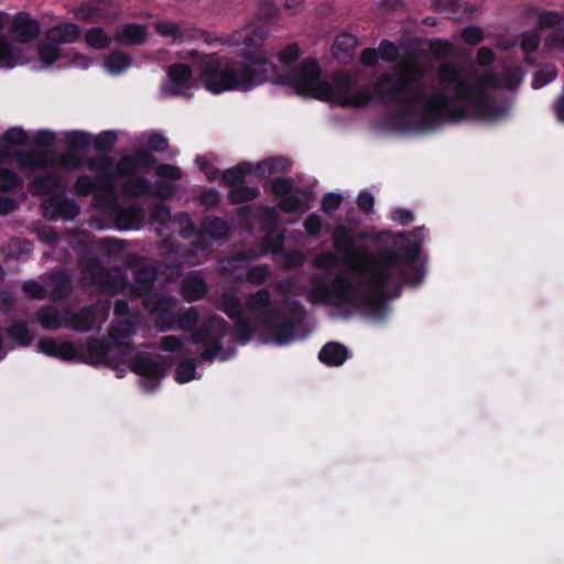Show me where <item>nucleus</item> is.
Masks as SVG:
<instances>
[{"instance_id":"obj_60","label":"nucleus","mask_w":564,"mask_h":564,"mask_svg":"<svg viewBox=\"0 0 564 564\" xmlns=\"http://www.w3.org/2000/svg\"><path fill=\"white\" fill-rule=\"evenodd\" d=\"M393 219L401 225H408L412 221L413 216L410 212L405 209H398L393 213Z\"/></svg>"},{"instance_id":"obj_51","label":"nucleus","mask_w":564,"mask_h":564,"mask_svg":"<svg viewBox=\"0 0 564 564\" xmlns=\"http://www.w3.org/2000/svg\"><path fill=\"white\" fill-rule=\"evenodd\" d=\"M341 204V197L337 194H328L323 199V209L330 213L337 209Z\"/></svg>"},{"instance_id":"obj_11","label":"nucleus","mask_w":564,"mask_h":564,"mask_svg":"<svg viewBox=\"0 0 564 564\" xmlns=\"http://www.w3.org/2000/svg\"><path fill=\"white\" fill-rule=\"evenodd\" d=\"M195 86L193 69L184 63H174L166 69V82L163 91L167 95H184Z\"/></svg>"},{"instance_id":"obj_24","label":"nucleus","mask_w":564,"mask_h":564,"mask_svg":"<svg viewBox=\"0 0 564 564\" xmlns=\"http://www.w3.org/2000/svg\"><path fill=\"white\" fill-rule=\"evenodd\" d=\"M330 296L336 300L338 304L355 303V291L349 282L343 278H337L330 288Z\"/></svg>"},{"instance_id":"obj_57","label":"nucleus","mask_w":564,"mask_h":564,"mask_svg":"<svg viewBox=\"0 0 564 564\" xmlns=\"http://www.w3.org/2000/svg\"><path fill=\"white\" fill-rule=\"evenodd\" d=\"M495 54L488 47H481L477 53V61L480 65H489L494 62Z\"/></svg>"},{"instance_id":"obj_42","label":"nucleus","mask_w":564,"mask_h":564,"mask_svg":"<svg viewBox=\"0 0 564 564\" xmlns=\"http://www.w3.org/2000/svg\"><path fill=\"white\" fill-rule=\"evenodd\" d=\"M337 263H338V258L332 252L323 253L314 260L315 267H317L319 269H325V270H328V269L335 267Z\"/></svg>"},{"instance_id":"obj_20","label":"nucleus","mask_w":564,"mask_h":564,"mask_svg":"<svg viewBox=\"0 0 564 564\" xmlns=\"http://www.w3.org/2000/svg\"><path fill=\"white\" fill-rule=\"evenodd\" d=\"M113 37L101 26H93L85 31L84 41L86 45L96 51H104L110 47Z\"/></svg>"},{"instance_id":"obj_28","label":"nucleus","mask_w":564,"mask_h":564,"mask_svg":"<svg viewBox=\"0 0 564 564\" xmlns=\"http://www.w3.org/2000/svg\"><path fill=\"white\" fill-rule=\"evenodd\" d=\"M544 48L550 52L564 51V26L550 31L544 40Z\"/></svg>"},{"instance_id":"obj_7","label":"nucleus","mask_w":564,"mask_h":564,"mask_svg":"<svg viewBox=\"0 0 564 564\" xmlns=\"http://www.w3.org/2000/svg\"><path fill=\"white\" fill-rule=\"evenodd\" d=\"M156 33L167 39L171 44H182L189 41L204 39L205 42L212 43L209 35L198 29L185 26L172 20H158L153 23Z\"/></svg>"},{"instance_id":"obj_39","label":"nucleus","mask_w":564,"mask_h":564,"mask_svg":"<svg viewBox=\"0 0 564 564\" xmlns=\"http://www.w3.org/2000/svg\"><path fill=\"white\" fill-rule=\"evenodd\" d=\"M19 162L24 167L34 169L41 166L44 163V158L37 152H29L22 154L19 158Z\"/></svg>"},{"instance_id":"obj_29","label":"nucleus","mask_w":564,"mask_h":564,"mask_svg":"<svg viewBox=\"0 0 564 564\" xmlns=\"http://www.w3.org/2000/svg\"><path fill=\"white\" fill-rule=\"evenodd\" d=\"M257 17L261 21H274L279 17V8L271 0H261L257 4Z\"/></svg>"},{"instance_id":"obj_23","label":"nucleus","mask_w":564,"mask_h":564,"mask_svg":"<svg viewBox=\"0 0 564 564\" xmlns=\"http://www.w3.org/2000/svg\"><path fill=\"white\" fill-rule=\"evenodd\" d=\"M319 359L329 366H339L347 359V349L338 343H328L322 348Z\"/></svg>"},{"instance_id":"obj_64","label":"nucleus","mask_w":564,"mask_h":564,"mask_svg":"<svg viewBox=\"0 0 564 564\" xmlns=\"http://www.w3.org/2000/svg\"><path fill=\"white\" fill-rule=\"evenodd\" d=\"M560 14L556 12H545L541 15L540 23L543 25H552L560 22Z\"/></svg>"},{"instance_id":"obj_27","label":"nucleus","mask_w":564,"mask_h":564,"mask_svg":"<svg viewBox=\"0 0 564 564\" xmlns=\"http://www.w3.org/2000/svg\"><path fill=\"white\" fill-rule=\"evenodd\" d=\"M259 195V191L254 187L246 186L241 184L231 188L229 192V198L232 203L239 204L254 199Z\"/></svg>"},{"instance_id":"obj_37","label":"nucleus","mask_w":564,"mask_h":564,"mask_svg":"<svg viewBox=\"0 0 564 564\" xmlns=\"http://www.w3.org/2000/svg\"><path fill=\"white\" fill-rule=\"evenodd\" d=\"M195 377V366L193 362L185 361L178 365L176 369V380L181 383L187 382Z\"/></svg>"},{"instance_id":"obj_36","label":"nucleus","mask_w":564,"mask_h":564,"mask_svg":"<svg viewBox=\"0 0 564 564\" xmlns=\"http://www.w3.org/2000/svg\"><path fill=\"white\" fill-rule=\"evenodd\" d=\"M57 187H59L58 181L53 176H48L45 181H43V180L35 181L33 184L32 191L35 194L42 195V194H50V193L54 192Z\"/></svg>"},{"instance_id":"obj_26","label":"nucleus","mask_w":564,"mask_h":564,"mask_svg":"<svg viewBox=\"0 0 564 564\" xmlns=\"http://www.w3.org/2000/svg\"><path fill=\"white\" fill-rule=\"evenodd\" d=\"M133 369L137 373L142 376L152 378H161L163 376V370L160 365L148 358L139 359L134 364Z\"/></svg>"},{"instance_id":"obj_50","label":"nucleus","mask_w":564,"mask_h":564,"mask_svg":"<svg viewBox=\"0 0 564 564\" xmlns=\"http://www.w3.org/2000/svg\"><path fill=\"white\" fill-rule=\"evenodd\" d=\"M432 3L441 12H455L458 9V0H433Z\"/></svg>"},{"instance_id":"obj_34","label":"nucleus","mask_w":564,"mask_h":564,"mask_svg":"<svg viewBox=\"0 0 564 564\" xmlns=\"http://www.w3.org/2000/svg\"><path fill=\"white\" fill-rule=\"evenodd\" d=\"M540 44V35L535 31H528L521 35L520 45L525 54L534 52Z\"/></svg>"},{"instance_id":"obj_10","label":"nucleus","mask_w":564,"mask_h":564,"mask_svg":"<svg viewBox=\"0 0 564 564\" xmlns=\"http://www.w3.org/2000/svg\"><path fill=\"white\" fill-rule=\"evenodd\" d=\"M175 304L173 299L158 294L149 295L144 300V305L160 330H166L175 324Z\"/></svg>"},{"instance_id":"obj_47","label":"nucleus","mask_w":564,"mask_h":564,"mask_svg":"<svg viewBox=\"0 0 564 564\" xmlns=\"http://www.w3.org/2000/svg\"><path fill=\"white\" fill-rule=\"evenodd\" d=\"M463 37L467 43L475 45L482 40V31L476 26L466 28Z\"/></svg>"},{"instance_id":"obj_44","label":"nucleus","mask_w":564,"mask_h":564,"mask_svg":"<svg viewBox=\"0 0 564 564\" xmlns=\"http://www.w3.org/2000/svg\"><path fill=\"white\" fill-rule=\"evenodd\" d=\"M18 184V178L14 173L7 170H0V189L9 191Z\"/></svg>"},{"instance_id":"obj_55","label":"nucleus","mask_w":564,"mask_h":564,"mask_svg":"<svg viewBox=\"0 0 564 564\" xmlns=\"http://www.w3.org/2000/svg\"><path fill=\"white\" fill-rule=\"evenodd\" d=\"M267 276L268 269L265 267H257L248 273V280L254 283H262Z\"/></svg>"},{"instance_id":"obj_22","label":"nucleus","mask_w":564,"mask_h":564,"mask_svg":"<svg viewBox=\"0 0 564 564\" xmlns=\"http://www.w3.org/2000/svg\"><path fill=\"white\" fill-rule=\"evenodd\" d=\"M131 64V56L121 51H112L104 61V67L112 75L121 74L128 69Z\"/></svg>"},{"instance_id":"obj_14","label":"nucleus","mask_w":564,"mask_h":564,"mask_svg":"<svg viewBox=\"0 0 564 564\" xmlns=\"http://www.w3.org/2000/svg\"><path fill=\"white\" fill-rule=\"evenodd\" d=\"M9 23V13L0 11V65L12 67L19 61L20 53L7 35L10 28Z\"/></svg>"},{"instance_id":"obj_19","label":"nucleus","mask_w":564,"mask_h":564,"mask_svg":"<svg viewBox=\"0 0 564 564\" xmlns=\"http://www.w3.org/2000/svg\"><path fill=\"white\" fill-rule=\"evenodd\" d=\"M223 308L230 318H238L237 332L245 340L247 323L242 317L243 307L240 303V300L232 293H225L223 300Z\"/></svg>"},{"instance_id":"obj_12","label":"nucleus","mask_w":564,"mask_h":564,"mask_svg":"<svg viewBox=\"0 0 564 564\" xmlns=\"http://www.w3.org/2000/svg\"><path fill=\"white\" fill-rule=\"evenodd\" d=\"M209 56H214L216 57L217 59V67L216 69L213 72V76L212 77H219L220 75H223L225 73V70H227L229 67H239L240 64L232 61V59H228L225 64L221 63V59L220 57L215 54V53H212V54H204V53H200L198 52L197 50H187V51H181L177 53V57L178 59L181 61H189V59H197L199 63H198V80L202 83V85L210 90L212 93H215V94H219V93H223L224 90H215V89H212L209 87V80L204 78V73H205V69L207 67V62H208V58Z\"/></svg>"},{"instance_id":"obj_43","label":"nucleus","mask_w":564,"mask_h":564,"mask_svg":"<svg viewBox=\"0 0 564 564\" xmlns=\"http://www.w3.org/2000/svg\"><path fill=\"white\" fill-rule=\"evenodd\" d=\"M379 56L388 62H391L398 56V48L390 42H382L378 50Z\"/></svg>"},{"instance_id":"obj_38","label":"nucleus","mask_w":564,"mask_h":564,"mask_svg":"<svg viewBox=\"0 0 564 564\" xmlns=\"http://www.w3.org/2000/svg\"><path fill=\"white\" fill-rule=\"evenodd\" d=\"M198 319V314L195 308H188L178 317V327L184 330L192 329Z\"/></svg>"},{"instance_id":"obj_49","label":"nucleus","mask_w":564,"mask_h":564,"mask_svg":"<svg viewBox=\"0 0 564 564\" xmlns=\"http://www.w3.org/2000/svg\"><path fill=\"white\" fill-rule=\"evenodd\" d=\"M304 227L308 235H317L322 227L321 218L317 215H310L304 221Z\"/></svg>"},{"instance_id":"obj_31","label":"nucleus","mask_w":564,"mask_h":564,"mask_svg":"<svg viewBox=\"0 0 564 564\" xmlns=\"http://www.w3.org/2000/svg\"><path fill=\"white\" fill-rule=\"evenodd\" d=\"M39 321L43 327L56 329L61 326L59 315L53 307L43 308L37 314Z\"/></svg>"},{"instance_id":"obj_16","label":"nucleus","mask_w":564,"mask_h":564,"mask_svg":"<svg viewBox=\"0 0 564 564\" xmlns=\"http://www.w3.org/2000/svg\"><path fill=\"white\" fill-rule=\"evenodd\" d=\"M113 278H121L120 272L116 271ZM104 279V269L100 268L97 263H93L88 268L83 269L82 280L85 284H100L105 291L113 293L124 288L126 283L123 279L116 281L113 284H109L108 282L105 283Z\"/></svg>"},{"instance_id":"obj_53","label":"nucleus","mask_w":564,"mask_h":564,"mask_svg":"<svg viewBox=\"0 0 564 564\" xmlns=\"http://www.w3.org/2000/svg\"><path fill=\"white\" fill-rule=\"evenodd\" d=\"M156 276V271L152 267H144L137 273V281L142 284H148Z\"/></svg>"},{"instance_id":"obj_58","label":"nucleus","mask_w":564,"mask_h":564,"mask_svg":"<svg viewBox=\"0 0 564 564\" xmlns=\"http://www.w3.org/2000/svg\"><path fill=\"white\" fill-rule=\"evenodd\" d=\"M110 167L109 158L106 155H101L97 159H94L89 162V169L94 171H106Z\"/></svg>"},{"instance_id":"obj_6","label":"nucleus","mask_w":564,"mask_h":564,"mask_svg":"<svg viewBox=\"0 0 564 564\" xmlns=\"http://www.w3.org/2000/svg\"><path fill=\"white\" fill-rule=\"evenodd\" d=\"M134 332V324L131 318L119 319L112 325L109 332V343L107 345L93 340L88 344L90 350H98L104 356H108L113 350H120L123 356L130 351L127 341Z\"/></svg>"},{"instance_id":"obj_56","label":"nucleus","mask_w":564,"mask_h":564,"mask_svg":"<svg viewBox=\"0 0 564 564\" xmlns=\"http://www.w3.org/2000/svg\"><path fill=\"white\" fill-rule=\"evenodd\" d=\"M379 57L378 51L373 48H366L361 52L360 61L365 66H372Z\"/></svg>"},{"instance_id":"obj_40","label":"nucleus","mask_w":564,"mask_h":564,"mask_svg":"<svg viewBox=\"0 0 564 564\" xmlns=\"http://www.w3.org/2000/svg\"><path fill=\"white\" fill-rule=\"evenodd\" d=\"M23 290L33 299H44L46 296V289L36 281H26L23 284Z\"/></svg>"},{"instance_id":"obj_52","label":"nucleus","mask_w":564,"mask_h":564,"mask_svg":"<svg viewBox=\"0 0 564 564\" xmlns=\"http://www.w3.org/2000/svg\"><path fill=\"white\" fill-rule=\"evenodd\" d=\"M357 204L361 210L370 213L373 209L375 198L370 193L364 192L358 196Z\"/></svg>"},{"instance_id":"obj_35","label":"nucleus","mask_w":564,"mask_h":564,"mask_svg":"<svg viewBox=\"0 0 564 564\" xmlns=\"http://www.w3.org/2000/svg\"><path fill=\"white\" fill-rule=\"evenodd\" d=\"M245 172L240 167L230 169L224 172L223 181L227 186L231 188H236V186H240L243 184Z\"/></svg>"},{"instance_id":"obj_18","label":"nucleus","mask_w":564,"mask_h":564,"mask_svg":"<svg viewBox=\"0 0 564 564\" xmlns=\"http://www.w3.org/2000/svg\"><path fill=\"white\" fill-rule=\"evenodd\" d=\"M357 39L348 33L339 34L333 44L332 51L336 59L341 63H348L352 59L357 47Z\"/></svg>"},{"instance_id":"obj_1","label":"nucleus","mask_w":564,"mask_h":564,"mask_svg":"<svg viewBox=\"0 0 564 564\" xmlns=\"http://www.w3.org/2000/svg\"><path fill=\"white\" fill-rule=\"evenodd\" d=\"M265 40V32L253 24H246L217 39L221 45L237 48L242 63L239 67H229L219 77H212L218 64L216 57H207L203 76L209 80V87L215 90H248L254 85L272 82L291 86L301 96L339 106L361 107L370 100L369 93L356 88L347 77L336 78L332 84L323 80L314 58H306L296 69H292L302 55L299 44L289 43L274 52Z\"/></svg>"},{"instance_id":"obj_2","label":"nucleus","mask_w":564,"mask_h":564,"mask_svg":"<svg viewBox=\"0 0 564 564\" xmlns=\"http://www.w3.org/2000/svg\"><path fill=\"white\" fill-rule=\"evenodd\" d=\"M438 85L447 93L437 91L424 106V120L427 124L444 120H459L465 117L458 100L475 107L489 104V91L499 87L492 70H480L475 66H462L453 62L442 63L436 73Z\"/></svg>"},{"instance_id":"obj_21","label":"nucleus","mask_w":564,"mask_h":564,"mask_svg":"<svg viewBox=\"0 0 564 564\" xmlns=\"http://www.w3.org/2000/svg\"><path fill=\"white\" fill-rule=\"evenodd\" d=\"M207 285L204 279L196 272L188 274L182 286L183 296L187 301H196L205 295Z\"/></svg>"},{"instance_id":"obj_9","label":"nucleus","mask_w":564,"mask_h":564,"mask_svg":"<svg viewBox=\"0 0 564 564\" xmlns=\"http://www.w3.org/2000/svg\"><path fill=\"white\" fill-rule=\"evenodd\" d=\"M246 311L253 317V322L252 325L247 324L245 340L260 325H267L270 322L273 315V310L270 306V293L267 290H259L251 294L246 302Z\"/></svg>"},{"instance_id":"obj_41","label":"nucleus","mask_w":564,"mask_h":564,"mask_svg":"<svg viewBox=\"0 0 564 564\" xmlns=\"http://www.w3.org/2000/svg\"><path fill=\"white\" fill-rule=\"evenodd\" d=\"M53 285L57 286L52 288L53 297H62L68 290V281L61 274H55L52 276L51 286Z\"/></svg>"},{"instance_id":"obj_54","label":"nucleus","mask_w":564,"mask_h":564,"mask_svg":"<svg viewBox=\"0 0 564 564\" xmlns=\"http://www.w3.org/2000/svg\"><path fill=\"white\" fill-rule=\"evenodd\" d=\"M280 206L288 213L295 212L300 209L301 200L296 196H286L281 199Z\"/></svg>"},{"instance_id":"obj_61","label":"nucleus","mask_w":564,"mask_h":564,"mask_svg":"<svg viewBox=\"0 0 564 564\" xmlns=\"http://www.w3.org/2000/svg\"><path fill=\"white\" fill-rule=\"evenodd\" d=\"M209 226L210 227H215L216 231H213L212 228H207V230L210 232L212 236L214 237H220L223 236L225 232H226V225L223 220L220 219H214V220H210L209 223Z\"/></svg>"},{"instance_id":"obj_3","label":"nucleus","mask_w":564,"mask_h":564,"mask_svg":"<svg viewBox=\"0 0 564 564\" xmlns=\"http://www.w3.org/2000/svg\"><path fill=\"white\" fill-rule=\"evenodd\" d=\"M335 248L343 254L345 263L354 271L365 275L373 290H381L393 274L399 257L392 251L370 256L364 248H352L351 237L346 229L337 228Z\"/></svg>"},{"instance_id":"obj_32","label":"nucleus","mask_w":564,"mask_h":564,"mask_svg":"<svg viewBox=\"0 0 564 564\" xmlns=\"http://www.w3.org/2000/svg\"><path fill=\"white\" fill-rule=\"evenodd\" d=\"M9 336L15 340L19 345L25 346L32 340V336L28 327L23 324H14L9 330Z\"/></svg>"},{"instance_id":"obj_25","label":"nucleus","mask_w":564,"mask_h":564,"mask_svg":"<svg viewBox=\"0 0 564 564\" xmlns=\"http://www.w3.org/2000/svg\"><path fill=\"white\" fill-rule=\"evenodd\" d=\"M40 348L47 355L62 356L64 358H69L74 355V347L70 344L58 345L53 339L41 340Z\"/></svg>"},{"instance_id":"obj_13","label":"nucleus","mask_w":564,"mask_h":564,"mask_svg":"<svg viewBox=\"0 0 564 564\" xmlns=\"http://www.w3.org/2000/svg\"><path fill=\"white\" fill-rule=\"evenodd\" d=\"M110 310V302H99L90 308L82 311L75 321V327L79 330L88 332L99 329L107 319Z\"/></svg>"},{"instance_id":"obj_45","label":"nucleus","mask_w":564,"mask_h":564,"mask_svg":"<svg viewBox=\"0 0 564 564\" xmlns=\"http://www.w3.org/2000/svg\"><path fill=\"white\" fill-rule=\"evenodd\" d=\"M156 174L171 180H180L182 177V171L177 166L169 164L160 165L156 170Z\"/></svg>"},{"instance_id":"obj_15","label":"nucleus","mask_w":564,"mask_h":564,"mask_svg":"<svg viewBox=\"0 0 564 564\" xmlns=\"http://www.w3.org/2000/svg\"><path fill=\"white\" fill-rule=\"evenodd\" d=\"M82 36V29L74 22H61L45 32L48 42L61 44H72L77 42Z\"/></svg>"},{"instance_id":"obj_59","label":"nucleus","mask_w":564,"mask_h":564,"mask_svg":"<svg viewBox=\"0 0 564 564\" xmlns=\"http://www.w3.org/2000/svg\"><path fill=\"white\" fill-rule=\"evenodd\" d=\"M6 139L13 143H23L25 134L21 129H10L6 133Z\"/></svg>"},{"instance_id":"obj_5","label":"nucleus","mask_w":564,"mask_h":564,"mask_svg":"<svg viewBox=\"0 0 564 564\" xmlns=\"http://www.w3.org/2000/svg\"><path fill=\"white\" fill-rule=\"evenodd\" d=\"M429 58L420 54H406L399 58L394 70V89L400 90L419 82L430 68Z\"/></svg>"},{"instance_id":"obj_46","label":"nucleus","mask_w":564,"mask_h":564,"mask_svg":"<svg viewBox=\"0 0 564 564\" xmlns=\"http://www.w3.org/2000/svg\"><path fill=\"white\" fill-rule=\"evenodd\" d=\"M97 188V184L88 176H80L76 183V191L78 194L87 195Z\"/></svg>"},{"instance_id":"obj_8","label":"nucleus","mask_w":564,"mask_h":564,"mask_svg":"<svg viewBox=\"0 0 564 564\" xmlns=\"http://www.w3.org/2000/svg\"><path fill=\"white\" fill-rule=\"evenodd\" d=\"M9 33L13 44L31 43L41 34V23L26 11H20L14 15L9 14Z\"/></svg>"},{"instance_id":"obj_33","label":"nucleus","mask_w":564,"mask_h":564,"mask_svg":"<svg viewBox=\"0 0 564 564\" xmlns=\"http://www.w3.org/2000/svg\"><path fill=\"white\" fill-rule=\"evenodd\" d=\"M126 192L131 196H140L149 189V183L141 177H131L124 184Z\"/></svg>"},{"instance_id":"obj_30","label":"nucleus","mask_w":564,"mask_h":564,"mask_svg":"<svg viewBox=\"0 0 564 564\" xmlns=\"http://www.w3.org/2000/svg\"><path fill=\"white\" fill-rule=\"evenodd\" d=\"M61 52L56 43L48 42L42 43L39 46V57L46 65H52L59 58Z\"/></svg>"},{"instance_id":"obj_4","label":"nucleus","mask_w":564,"mask_h":564,"mask_svg":"<svg viewBox=\"0 0 564 564\" xmlns=\"http://www.w3.org/2000/svg\"><path fill=\"white\" fill-rule=\"evenodd\" d=\"M70 13L78 22L87 24L110 23L120 17L121 8L111 0H85L75 6Z\"/></svg>"},{"instance_id":"obj_62","label":"nucleus","mask_w":564,"mask_h":564,"mask_svg":"<svg viewBox=\"0 0 564 564\" xmlns=\"http://www.w3.org/2000/svg\"><path fill=\"white\" fill-rule=\"evenodd\" d=\"M150 147L154 151H164L167 148V140L161 135H154L150 139Z\"/></svg>"},{"instance_id":"obj_48","label":"nucleus","mask_w":564,"mask_h":564,"mask_svg":"<svg viewBox=\"0 0 564 564\" xmlns=\"http://www.w3.org/2000/svg\"><path fill=\"white\" fill-rule=\"evenodd\" d=\"M160 347L165 351H175L182 347V340L176 336H164L161 339Z\"/></svg>"},{"instance_id":"obj_17","label":"nucleus","mask_w":564,"mask_h":564,"mask_svg":"<svg viewBox=\"0 0 564 564\" xmlns=\"http://www.w3.org/2000/svg\"><path fill=\"white\" fill-rule=\"evenodd\" d=\"M148 37V29L139 23H123L116 33L115 41L123 45H140L145 42Z\"/></svg>"},{"instance_id":"obj_63","label":"nucleus","mask_w":564,"mask_h":564,"mask_svg":"<svg viewBox=\"0 0 564 564\" xmlns=\"http://www.w3.org/2000/svg\"><path fill=\"white\" fill-rule=\"evenodd\" d=\"M72 62L76 66L84 68V69L88 68L89 65L91 64V59L87 55H84L80 53H74Z\"/></svg>"}]
</instances>
